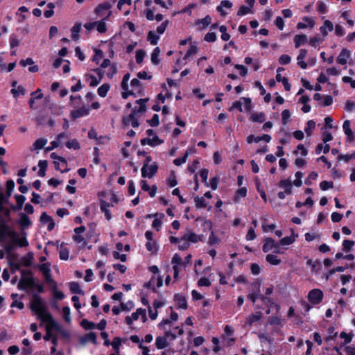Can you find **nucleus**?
I'll use <instances>...</instances> for the list:
<instances>
[{"mask_svg": "<svg viewBox=\"0 0 355 355\" xmlns=\"http://www.w3.org/2000/svg\"><path fill=\"white\" fill-rule=\"evenodd\" d=\"M333 29L334 24L328 19L324 20L322 25L320 27V31L324 37H327L329 33L331 32Z\"/></svg>", "mask_w": 355, "mask_h": 355, "instance_id": "18", "label": "nucleus"}, {"mask_svg": "<svg viewBox=\"0 0 355 355\" xmlns=\"http://www.w3.org/2000/svg\"><path fill=\"white\" fill-rule=\"evenodd\" d=\"M101 210L104 212L105 216L107 220L112 218V214L109 210L110 204L104 200L101 201Z\"/></svg>", "mask_w": 355, "mask_h": 355, "instance_id": "38", "label": "nucleus"}, {"mask_svg": "<svg viewBox=\"0 0 355 355\" xmlns=\"http://www.w3.org/2000/svg\"><path fill=\"white\" fill-rule=\"evenodd\" d=\"M350 56L351 51L347 49H343L338 56L337 62L341 65H345L347 63Z\"/></svg>", "mask_w": 355, "mask_h": 355, "instance_id": "19", "label": "nucleus"}, {"mask_svg": "<svg viewBox=\"0 0 355 355\" xmlns=\"http://www.w3.org/2000/svg\"><path fill=\"white\" fill-rule=\"evenodd\" d=\"M298 237V234H295L294 231L291 230V234L289 236H285L282 238L279 244V245H290L295 242L296 239Z\"/></svg>", "mask_w": 355, "mask_h": 355, "instance_id": "22", "label": "nucleus"}, {"mask_svg": "<svg viewBox=\"0 0 355 355\" xmlns=\"http://www.w3.org/2000/svg\"><path fill=\"white\" fill-rule=\"evenodd\" d=\"M174 300L178 308L186 309L187 304L185 297L180 294H176L174 296Z\"/></svg>", "mask_w": 355, "mask_h": 355, "instance_id": "31", "label": "nucleus"}, {"mask_svg": "<svg viewBox=\"0 0 355 355\" xmlns=\"http://www.w3.org/2000/svg\"><path fill=\"white\" fill-rule=\"evenodd\" d=\"M254 286L257 288V291L252 292L248 295V298L254 303L256 300L259 297V284H254Z\"/></svg>", "mask_w": 355, "mask_h": 355, "instance_id": "59", "label": "nucleus"}, {"mask_svg": "<svg viewBox=\"0 0 355 355\" xmlns=\"http://www.w3.org/2000/svg\"><path fill=\"white\" fill-rule=\"evenodd\" d=\"M65 145L69 149L78 150L80 148V144L78 141L75 139L67 141Z\"/></svg>", "mask_w": 355, "mask_h": 355, "instance_id": "61", "label": "nucleus"}, {"mask_svg": "<svg viewBox=\"0 0 355 355\" xmlns=\"http://www.w3.org/2000/svg\"><path fill=\"white\" fill-rule=\"evenodd\" d=\"M234 329L230 325H226L224 329L225 336L227 337V343L228 345H232L234 342V339L232 338Z\"/></svg>", "mask_w": 355, "mask_h": 355, "instance_id": "33", "label": "nucleus"}, {"mask_svg": "<svg viewBox=\"0 0 355 355\" xmlns=\"http://www.w3.org/2000/svg\"><path fill=\"white\" fill-rule=\"evenodd\" d=\"M202 236L198 235L191 230H187L182 236L179 239L178 248L180 250H186L189 246L190 243H196L202 241Z\"/></svg>", "mask_w": 355, "mask_h": 355, "instance_id": "2", "label": "nucleus"}, {"mask_svg": "<svg viewBox=\"0 0 355 355\" xmlns=\"http://www.w3.org/2000/svg\"><path fill=\"white\" fill-rule=\"evenodd\" d=\"M110 89V85L108 83H104L98 88V95L102 98H104L107 96V92H109Z\"/></svg>", "mask_w": 355, "mask_h": 355, "instance_id": "39", "label": "nucleus"}, {"mask_svg": "<svg viewBox=\"0 0 355 355\" xmlns=\"http://www.w3.org/2000/svg\"><path fill=\"white\" fill-rule=\"evenodd\" d=\"M323 297V292L318 288L311 290L307 295L308 300L312 305H318L321 303Z\"/></svg>", "mask_w": 355, "mask_h": 355, "instance_id": "8", "label": "nucleus"}, {"mask_svg": "<svg viewBox=\"0 0 355 355\" xmlns=\"http://www.w3.org/2000/svg\"><path fill=\"white\" fill-rule=\"evenodd\" d=\"M40 270L43 273L44 275L46 281L50 282L51 281V269H50V264L49 263H45L43 264H41L38 266Z\"/></svg>", "mask_w": 355, "mask_h": 355, "instance_id": "32", "label": "nucleus"}, {"mask_svg": "<svg viewBox=\"0 0 355 355\" xmlns=\"http://www.w3.org/2000/svg\"><path fill=\"white\" fill-rule=\"evenodd\" d=\"M8 238H10L16 245L19 247H25L28 245L25 236H19L14 231L8 232Z\"/></svg>", "mask_w": 355, "mask_h": 355, "instance_id": "15", "label": "nucleus"}, {"mask_svg": "<svg viewBox=\"0 0 355 355\" xmlns=\"http://www.w3.org/2000/svg\"><path fill=\"white\" fill-rule=\"evenodd\" d=\"M159 53H160L159 48V47H156L153 50V53L151 54V62L154 64H157L159 62Z\"/></svg>", "mask_w": 355, "mask_h": 355, "instance_id": "55", "label": "nucleus"}, {"mask_svg": "<svg viewBox=\"0 0 355 355\" xmlns=\"http://www.w3.org/2000/svg\"><path fill=\"white\" fill-rule=\"evenodd\" d=\"M168 345L167 339L164 336H157L155 340V346L158 349H162Z\"/></svg>", "mask_w": 355, "mask_h": 355, "instance_id": "37", "label": "nucleus"}, {"mask_svg": "<svg viewBox=\"0 0 355 355\" xmlns=\"http://www.w3.org/2000/svg\"><path fill=\"white\" fill-rule=\"evenodd\" d=\"M80 342L82 345H85L87 343H92L94 345H97V336L94 332H89L85 334L84 336L80 338Z\"/></svg>", "mask_w": 355, "mask_h": 355, "instance_id": "20", "label": "nucleus"}, {"mask_svg": "<svg viewBox=\"0 0 355 355\" xmlns=\"http://www.w3.org/2000/svg\"><path fill=\"white\" fill-rule=\"evenodd\" d=\"M303 173L300 171H297L295 174V179L294 180L293 184L295 187H300L302 184V178L303 177Z\"/></svg>", "mask_w": 355, "mask_h": 355, "instance_id": "63", "label": "nucleus"}, {"mask_svg": "<svg viewBox=\"0 0 355 355\" xmlns=\"http://www.w3.org/2000/svg\"><path fill=\"white\" fill-rule=\"evenodd\" d=\"M220 243V239L214 233V232H211L208 238V244L209 245H219Z\"/></svg>", "mask_w": 355, "mask_h": 355, "instance_id": "48", "label": "nucleus"}, {"mask_svg": "<svg viewBox=\"0 0 355 355\" xmlns=\"http://www.w3.org/2000/svg\"><path fill=\"white\" fill-rule=\"evenodd\" d=\"M110 9V6L109 3H103L98 5L96 8L95 12L98 17L102 18L103 19H107L111 15V11Z\"/></svg>", "mask_w": 355, "mask_h": 355, "instance_id": "14", "label": "nucleus"}, {"mask_svg": "<svg viewBox=\"0 0 355 355\" xmlns=\"http://www.w3.org/2000/svg\"><path fill=\"white\" fill-rule=\"evenodd\" d=\"M141 318L143 322L147 320L146 311L145 309L139 308L137 311L125 318V322L128 325H131L134 321Z\"/></svg>", "mask_w": 355, "mask_h": 355, "instance_id": "7", "label": "nucleus"}, {"mask_svg": "<svg viewBox=\"0 0 355 355\" xmlns=\"http://www.w3.org/2000/svg\"><path fill=\"white\" fill-rule=\"evenodd\" d=\"M246 195H247V189L245 187H242V188L239 189L236 193V195L234 197V201L236 202H239L240 199L241 198L245 197Z\"/></svg>", "mask_w": 355, "mask_h": 355, "instance_id": "53", "label": "nucleus"}, {"mask_svg": "<svg viewBox=\"0 0 355 355\" xmlns=\"http://www.w3.org/2000/svg\"><path fill=\"white\" fill-rule=\"evenodd\" d=\"M315 128V123L313 120H309L304 128V131L307 136H311L313 130Z\"/></svg>", "mask_w": 355, "mask_h": 355, "instance_id": "50", "label": "nucleus"}, {"mask_svg": "<svg viewBox=\"0 0 355 355\" xmlns=\"http://www.w3.org/2000/svg\"><path fill=\"white\" fill-rule=\"evenodd\" d=\"M162 143L163 141L161 140L158 137H153V138L146 139V144L153 147L160 145Z\"/></svg>", "mask_w": 355, "mask_h": 355, "instance_id": "54", "label": "nucleus"}, {"mask_svg": "<svg viewBox=\"0 0 355 355\" xmlns=\"http://www.w3.org/2000/svg\"><path fill=\"white\" fill-rule=\"evenodd\" d=\"M48 166V162L46 160H40L38 162V175L40 177H44L45 175V171Z\"/></svg>", "mask_w": 355, "mask_h": 355, "instance_id": "45", "label": "nucleus"}, {"mask_svg": "<svg viewBox=\"0 0 355 355\" xmlns=\"http://www.w3.org/2000/svg\"><path fill=\"white\" fill-rule=\"evenodd\" d=\"M48 142L47 139L40 138L37 139L33 144L31 148V150H37L42 149Z\"/></svg>", "mask_w": 355, "mask_h": 355, "instance_id": "35", "label": "nucleus"}, {"mask_svg": "<svg viewBox=\"0 0 355 355\" xmlns=\"http://www.w3.org/2000/svg\"><path fill=\"white\" fill-rule=\"evenodd\" d=\"M148 101V98L139 99L136 101L137 105L132 109L135 113H143L146 111V103Z\"/></svg>", "mask_w": 355, "mask_h": 355, "instance_id": "24", "label": "nucleus"}, {"mask_svg": "<svg viewBox=\"0 0 355 355\" xmlns=\"http://www.w3.org/2000/svg\"><path fill=\"white\" fill-rule=\"evenodd\" d=\"M251 120L254 122L262 123L265 121V115L262 112H254L251 115Z\"/></svg>", "mask_w": 355, "mask_h": 355, "instance_id": "51", "label": "nucleus"}, {"mask_svg": "<svg viewBox=\"0 0 355 355\" xmlns=\"http://www.w3.org/2000/svg\"><path fill=\"white\" fill-rule=\"evenodd\" d=\"M130 78V73L125 74L121 84L123 90L121 96L125 99L130 96H133L134 97L139 96L143 93V87L140 81L137 78H133L129 85L128 81Z\"/></svg>", "mask_w": 355, "mask_h": 355, "instance_id": "1", "label": "nucleus"}, {"mask_svg": "<svg viewBox=\"0 0 355 355\" xmlns=\"http://www.w3.org/2000/svg\"><path fill=\"white\" fill-rule=\"evenodd\" d=\"M82 26L81 24H76L71 28V37L74 40H79V33L81 31Z\"/></svg>", "mask_w": 355, "mask_h": 355, "instance_id": "42", "label": "nucleus"}, {"mask_svg": "<svg viewBox=\"0 0 355 355\" xmlns=\"http://www.w3.org/2000/svg\"><path fill=\"white\" fill-rule=\"evenodd\" d=\"M11 93L15 98H18L21 95H24L25 89L22 86H18L17 88H12Z\"/></svg>", "mask_w": 355, "mask_h": 355, "instance_id": "60", "label": "nucleus"}, {"mask_svg": "<svg viewBox=\"0 0 355 355\" xmlns=\"http://www.w3.org/2000/svg\"><path fill=\"white\" fill-rule=\"evenodd\" d=\"M69 252L66 246L62 245L60 248V258L62 260H67L69 259Z\"/></svg>", "mask_w": 355, "mask_h": 355, "instance_id": "56", "label": "nucleus"}, {"mask_svg": "<svg viewBox=\"0 0 355 355\" xmlns=\"http://www.w3.org/2000/svg\"><path fill=\"white\" fill-rule=\"evenodd\" d=\"M270 140L271 137L268 135H263L261 137H254V135H250L247 137V142L249 144L252 142L258 143L261 141H265L266 142L268 143Z\"/></svg>", "mask_w": 355, "mask_h": 355, "instance_id": "26", "label": "nucleus"}, {"mask_svg": "<svg viewBox=\"0 0 355 355\" xmlns=\"http://www.w3.org/2000/svg\"><path fill=\"white\" fill-rule=\"evenodd\" d=\"M33 259V254L28 253L26 256H24V257L21 258V259L20 260V263L19 265V266L22 265L24 266H29L32 263Z\"/></svg>", "mask_w": 355, "mask_h": 355, "instance_id": "47", "label": "nucleus"}, {"mask_svg": "<svg viewBox=\"0 0 355 355\" xmlns=\"http://www.w3.org/2000/svg\"><path fill=\"white\" fill-rule=\"evenodd\" d=\"M194 201H195L196 205L198 208H205V207H207L208 205V202L205 200V198L204 196H202V197L196 196L194 198Z\"/></svg>", "mask_w": 355, "mask_h": 355, "instance_id": "44", "label": "nucleus"}, {"mask_svg": "<svg viewBox=\"0 0 355 355\" xmlns=\"http://www.w3.org/2000/svg\"><path fill=\"white\" fill-rule=\"evenodd\" d=\"M275 252L268 254L266 257V261L273 266L279 265L282 263V259Z\"/></svg>", "mask_w": 355, "mask_h": 355, "instance_id": "29", "label": "nucleus"}, {"mask_svg": "<svg viewBox=\"0 0 355 355\" xmlns=\"http://www.w3.org/2000/svg\"><path fill=\"white\" fill-rule=\"evenodd\" d=\"M80 325L85 330L93 329L96 328V324L87 320V319H83L81 321Z\"/></svg>", "mask_w": 355, "mask_h": 355, "instance_id": "57", "label": "nucleus"}, {"mask_svg": "<svg viewBox=\"0 0 355 355\" xmlns=\"http://www.w3.org/2000/svg\"><path fill=\"white\" fill-rule=\"evenodd\" d=\"M136 114H137L135 113L134 111H132V112L128 116H125L123 119V124L125 126L132 125L134 128L138 127L139 124L137 119L135 116Z\"/></svg>", "mask_w": 355, "mask_h": 355, "instance_id": "16", "label": "nucleus"}, {"mask_svg": "<svg viewBox=\"0 0 355 355\" xmlns=\"http://www.w3.org/2000/svg\"><path fill=\"white\" fill-rule=\"evenodd\" d=\"M89 114V110L83 106L71 112V116L73 119H77L87 116Z\"/></svg>", "mask_w": 355, "mask_h": 355, "instance_id": "23", "label": "nucleus"}, {"mask_svg": "<svg viewBox=\"0 0 355 355\" xmlns=\"http://www.w3.org/2000/svg\"><path fill=\"white\" fill-rule=\"evenodd\" d=\"M251 103L250 98L242 97L234 103L232 108H236L240 112H248L251 109Z\"/></svg>", "mask_w": 355, "mask_h": 355, "instance_id": "11", "label": "nucleus"}, {"mask_svg": "<svg viewBox=\"0 0 355 355\" xmlns=\"http://www.w3.org/2000/svg\"><path fill=\"white\" fill-rule=\"evenodd\" d=\"M211 23V18L209 15H207L205 18L198 19L195 22V25L199 30L206 28Z\"/></svg>", "mask_w": 355, "mask_h": 355, "instance_id": "25", "label": "nucleus"}, {"mask_svg": "<svg viewBox=\"0 0 355 355\" xmlns=\"http://www.w3.org/2000/svg\"><path fill=\"white\" fill-rule=\"evenodd\" d=\"M93 71L96 74L94 75L91 72L86 73L85 74V81L89 84L90 87H96L102 80L103 74L101 69H93Z\"/></svg>", "mask_w": 355, "mask_h": 355, "instance_id": "5", "label": "nucleus"}, {"mask_svg": "<svg viewBox=\"0 0 355 355\" xmlns=\"http://www.w3.org/2000/svg\"><path fill=\"white\" fill-rule=\"evenodd\" d=\"M158 166L155 162L151 164H144L141 169V175L143 178H151L157 173Z\"/></svg>", "mask_w": 355, "mask_h": 355, "instance_id": "12", "label": "nucleus"}, {"mask_svg": "<svg viewBox=\"0 0 355 355\" xmlns=\"http://www.w3.org/2000/svg\"><path fill=\"white\" fill-rule=\"evenodd\" d=\"M162 284L163 282L162 277L159 275H154L146 284V286L155 291L156 288L161 287Z\"/></svg>", "mask_w": 355, "mask_h": 355, "instance_id": "17", "label": "nucleus"}, {"mask_svg": "<svg viewBox=\"0 0 355 355\" xmlns=\"http://www.w3.org/2000/svg\"><path fill=\"white\" fill-rule=\"evenodd\" d=\"M159 35L154 31H150L148 34V40L153 45L157 44L159 39Z\"/></svg>", "mask_w": 355, "mask_h": 355, "instance_id": "43", "label": "nucleus"}, {"mask_svg": "<svg viewBox=\"0 0 355 355\" xmlns=\"http://www.w3.org/2000/svg\"><path fill=\"white\" fill-rule=\"evenodd\" d=\"M263 252L267 253L272 250L275 253H282L279 248V244L276 243L274 239L270 237H267L264 240L262 247Z\"/></svg>", "mask_w": 355, "mask_h": 355, "instance_id": "10", "label": "nucleus"}, {"mask_svg": "<svg viewBox=\"0 0 355 355\" xmlns=\"http://www.w3.org/2000/svg\"><path fill=\"white\" fill-rule=\"evenodd\" d=\"M21 277L18 284V288L20 290H26L33 286V275L30 271L22 270Z\"/></svg>", "mask_w": 355, "mask_h": 355, "instance_id": "6", "label": "nucleus"}, {"mask_svg": "<svg viewBox=\"0 0 355 355\" xmlns=\"http://www.w3.org/2000/svg\"><path fill=\"white\" fill-rule=\"evenodd\" d=\"M104 20L102 19L101 21H96V28L101 33H105L107 30L106 23Z\"/></svg>", "mask_w": 355, "mask_h": 355, "instance_id": "58", "label": "nucleus"}, {"mask_svg": "<svg viewBox=\"0 0 355 355\" xmlns=\"http://www.w3.org/2000/svg\"><path fill=\"white\" fill-rule=\"evenodd\" d=\"M330 147L328 144H318L316 149L315 153L316 154L319 155L322 151L324 153H327L329 151Z\"/></svg>", "mask_w": 355, "mask_h": 355, "instance_id": "62", "label": "nucleus"}, {"mask_svg": "<svg viewBox=\"0 0 355 355\" xmlns=\"http://www.w3.org/2000/svg\"><path fill=\"white\" fill-rule=\"evenodd\" d=\"M292 182L289 179L282 180L279 181L278 186L279 187L284 189L287 194H291L293 191Z\"/></svg>", "mask_w": 355, "mask_h": 355, "instance_id": "27", "label": "nucleus"}, {"mask_svg": "<svg viewBox=\"0 0 355 355\" xmlns=\"http://www.w3.org/2000/svg\"><path fill=\"white\" fill-rule=\"evenodd\" d=\"M31 309L40 320L50 313L46 311L42 300L37 296H35L31 302Z\"/></svg>", "mask_w": 355, "mask_h": 355, "instance_id": "3", "label": "nucleus"}, {"mask_svg": "<svg viewBox=\"0 0 355 355\" xmlns=\"http://www.w3.org/2000/svg\"><path fill=\"white\" fill-rule=\"evenodd\" d=\"M19 224L22 229H26L31 226V222L26 215L21 214L19 220Z\"/></svg>", "mask_w": 355, "mask_h": 355, "instance_id": "40", "label": "nucleus"}, {"mask_svg": "<svg viewBox=\"0 0 355 355\" xmlns=\"http://www.w3.org/2000/svg\"><path fill=\"white\" fill-rule=\"evenodd\" d=\"M338 336V332L335 331V328L332 326L327 329V335L324 338L326 341H331L334 340Z\"/></svg>", "mask_w": 355, "mask_h": 355, "instance_id": "41", "label": "nucleus"}, {"mask_svg": "<svg viewBox=\"0 0 355 355\" xmlns=\"http://www.w3.org/2000/svg\"><path fill=\"white\" fill-rule=\"evenodd\" d=\"M232 3L229 1H222L220 5L217 7L218 12L223 16L227 15V12L224 10L225 8H231Z\"/></svg>", "mask_w": 355, "mask_h": 355, "instance_id": "34", "label": "nucleus"}, {"mask_svg": "<svg viewBox=\"0 0 355 355\" xmlns=\"http://www.w3.org/2000/svg\"><path fill=\"white\" fill-rule=\"evenodd\" d=\"M302 20L303 21L299 22L297 25L298 29H304L308 27L313 28L315 26V21L312 18L305 17Z\"/></svg>", "mask_w": 355, "mask_h": 355, "instance_id": "28", "label": "nucleus"}, {"mask_svg": "<svg viewBox=\"0 0 355 355\" xmlns=\"http://www.w3.org/2000/svg\"><path fill=\"white\" fill-rule=\"evenodd\" d=\"M282 122L284 125H286L291 121V113L289 110H284L282 112Z\"/></svg>", "mask_w": 355, "mask_h": 355, "instance_id": "46", "label": "nucleus"}, {"mask_svg": "<svg viewBox=\"0 0 355 355\" xmlns=\"http://www.w3.org/2000/svg\"><path fill=\"white\" fill-rule=\"evenodd\" d=\"M276 80L278 82H282L284 85V87L286 91H289L291 89V85L288 83L286 78L282 76L281 73H278L276 76Z\"/></svg>", "mask_w": 355, "mask_h": 355, "instance_id": "52", "label": "nucleus"}, {"mask_svg": "<svg viewBox=\"0 0 355 355\" xmlns=\"http://www.w3.org/2000/svg\"><path fill=\"white\" fill-rule=\"evenodd\" d=\"M155 219L153 221L152 227L155 228L156 230L159 231L162 225V219L164 217V214H154Z\"/></svg>", "mask_w": 355, "mask_h": 355, "instance_id": "30", "label": "nucleus"}, {"mask_svg": "<svg viewBox=\"0 0 355 355\" xmlns=\"http://www.w3.org/2000/svg\"><path fill=\"white\" fill-rule=\"evenodd\" d=\"M42 322L46 324V331L52 332L53 330H59L60 326L53 318L51 313L46 315L44 318L40 320Z\"/></svg>", "mask_w": 355, "mask_h": 355, "instance_id": "13", "label": "nucleus"}, {"mask_svg": "<svg viewBox=\"0 0 355 355\" xmlns=\"http://www.w3.org/2000/svg\"><path fill=\"white\" fill-rule=\"evenodd\" d=\"M146 248L152 253H155L158 250V245L155 241H147L146 243Z\"/></svg>", "mask_w": 355, "mask_h": 355, "instance_id": "49", "label": "nucleus"}, {"mask_svg": "<svg viewBox=\"0 0 355 355\" xmlns=\"http://www.w3.org/2000/svg\"><path fill=\"white\" fill-rule=\"evenodd\" d=\"M55 168L56 170L60 171L61 173L68 172L69 168L67 167V162L63 157L59 160L53 161Z\"/></svg>", "mask_w": 355, "mask_h": 355, "instance_id": "21", "label": "nucleus"}, {"mask_svg": "<svg viewBox=\"0 0 355 355\" xmlns=\"http://www.w3.org/2000/svg\"><path fill=\"white\" fill-rule=\"evenodd\" d=\"M293 41L295 43V47L299 48L301 45L307 42L308 38L305 35H296L293 38Z\"/></svg>", "mask_w": 355, "mask_h": 355, "instance_id": "36", "label": "nucleus"}, {"mask_svg": "<svg viewBox=\"0 0 355 355\" xmlns=\"http://www.w3.org/2000/svg\"><path fill=\"white\" fill-rule=\"evenodd\" d=\"M307 53H308L306 49H301L297 56V64L302 69H306L309 66H313L316 62L315 57L309 58L307 62H305Z\"/></svg>", "mask_w": 355, "mask_h": 355, "instance_id": "4", "label": "nucleus"}, {"mask_svg": "<svg viewBox=\"0 0 355 355\" xmlns=\"http://www.w3.org/2000/svg\"><path fill=\"white\" fill-rule=\"evenodd\" d=\"M198 51V48L196 46V44L191 43L189 48L188 51H187L183 59L177 60V62H176L177 67H175L173 72L174 73L178 72L180 70V64H185L186 60L188 59L192 55L197 53Z\"/></svg>", "mask_w": 355, "mask_h": 355, "instance_id": "9", "label": "nucleus"}, {"mask_svg": "<svg viewBox=\"0 0 355 355\" xmlns=\"http://www.w3.org/2000/svg\"><path fill=\"white\" fill-rule=\"evenodd\" d=\"M355 158V152L352 153H347L345 155H340L338 156V160L344 161L345 162H348L350 160H352Z\"/></svg>", "mask_w": 355, "mask_h": 355, "instance_id": "64", "label": "nucleus"}]
</instances>
